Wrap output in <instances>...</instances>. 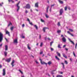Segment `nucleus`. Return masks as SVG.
I'll list each match as a JSON object with an SVG mask.
<instances>
[{"label": "nucleus", "mask_w": 77, "mask_h": 77, "mask_svg": "<svg viewBox=\"0 0 77 77\" xmlns=\"http://www.w3.org/2000/svg\"><path fill=\"white\" fill-rule=\"evenodd\" d=\"M3 34L2 32H0V42L3 41Z\"/></svg>", "instance_id": "obj_1"}, {"label": "nucleus", "mask_w": 77, "mask_h": 77, "mask_svg": "<svg viewBox=\"0 0 77 77\" xmlns=\"http://www.w3.org/2000/svg\"><path fill=\"white\" fill-rule=\"evenodd\" d=\"M20 3V1H19V2L16 5V6L17 8V12H18V11L20 10V6H18Z\"/></svg>", "instance_id": "obj_2"}, {"label": "nucleus", "mask_w": 77, "mask_h": 77, "mask_svg": "<svg viewBox=\"0 0 77 77\" xmlns=\"http://www.w3.org/2000/svg\"><path fill=\"white\" fill-rule=\"evenodd\" d=\"M39 60L40 61L41 63V64L42 65H44V64H45L47 66V63H45L44 62L42 61V60L41 59V58H39Z\"/></svg>", "instance_id": "obj_3"}, {"label": "nucleus", "mask_w": 77, "mask_h": 77, "mask_svg": "<svg viewBox=\"0 0 77 77\" xmlns=\"http://www.w3.org/2000/svg\"><path fill=\"white\" fill-rule=\"evenodd\" d=\"M63 13V9L61 8V9H60V15H62V14Z\"/></svg>", "instance_id": "obj_4"}, {"label": "nucleus", "mask_w": 77, "mask_h": 77, "mask_svg": "<svg viewBox=\"0 0 77 77\" xmlns=\"http://www.w3.org/2000/svg\"><path fill=\"white\" fill-rule=\"evenodd\" d=\"M25 8H26V9H30V5L29 4H28L26 5V6H25Z\"/></svg>", "instance_id": "obj_5"}, {"label": "nucleus", "mask_w": 77, "mask_h": 77, "mask_svg": "<svg viewBox=\"0 0 77 77\" xmlns=\"http://www.w3.org/2000/svg\"><path fill=\"white\" fill-rule=\"evenodd\" d=\"M5 34H6V35H8L9 36H11V35H10V32H9L8 31H5Z\"/></svg>", "instance_id": "obj_6"}, {"label": "nucleus", "mask_w": 77, "mask_h": 77, "mask_svg": "<svg viewBox=\"0 0 77 77\" xmlns=\"http://www.w3.org/2000/svg\"><path fill=\"white\" fill-rule=\"evenodd\" d=\"M6 75V71L5 69H4L3 70V75Z\"/></svg>", "instance_id": "obj_7"}, {"label": "nucleus", "mask_w": 77, "mask_h": 77, "mask_svg": "<svg viewBox=\"0 0 77 77\" xmlns=\"http://www.w3.org/2000/svg\"><path fill=\"white\" fill-rule=\"evenodd\" d=\"M62 40L63 42H66V38H65V37H63L62 38Z\"/></svg>", "instance_id": "obj_8"}, {"label": "nucleus", "mask_w": 77, "mask_h": 77, "mask_svg": "<svg viewBox=\"0 0 77 77\" xmlns=\"http://www.w3.org/2000/svg\"><path fill=\"white\" fill-rule=\"evenodd\" d=\"M11 58H9L5 60V61L6 62H10L11 61Z\"/></svg>", "instance_id": "obj_9"}, {"label": "nucleus", "mask_w": 77, "mask_h": 77, "mask_svg": "<svg viewBox=\"0 0 77 77\" xmlns=\"http://www.w3.org/2000/svg\"><path fill=\"white\" fill-rule=\"evenodd\" d=\"M38 4H39V3H38V2L36 3L35 4V7H36V8H38Z\"/></svg>", "instance_id": "obj_10"}, {"label": "nucleus", "mask_w": 77, "mask_h": 77, "mask_svg": "<svg viewBox=\"0 0 77 77\" xmlns=\"http://www.w3.org/2000/svg\"><path fill=\"white\" fill-rule=\"evenodd\" d=\"M48 29V28H47L46 27H45L43 28V30L44 32H45V30H46V29Z\"/></svg>", "instance_id": "obj_11"}, {"label": "nucleus", "mask_w": 77, "mask_h": 77, "mask_svg": "<svg viewBox=\"0 0 77 77\" xmlns=\"http://www.w3.org/2000/svg\"><path fill=\"white\" fill-rule=\"evenodd\" d=\"M14 43H16V44H17V43H18V41L17 40V39H16L14 40Z\"/></svg>", "instance_id": "obj_12"}, {"label": "nucleus", "mask_w": 77, "mask_h": 77, "mask_svg": "<svg viewBox=\"0 0 77 77\" xmlns=\"http://www.w3.org/2000/svg\"><path fill=\"white\" fill-rule=\"evenodd\" d=\"M14 60H13L11 63V65L12 66V67H14Z\"/></svg>", "instance_id": "obj_13"}, {"label": "nucleus", "mask_w": 77, "mask_h": 77, "mask_svg": "<svg viewBox=\"0 0 77 77\" xmlns=\"http://www.w3.org/2000/svg\"><path fill=\"white\" fill-rule=\"evenodd\" d=\"M58 2L60 3V4H63V1H61L60 0H58Z\"/></svg>", "instance_id": "obj_14"}, {"label": "nucleus", "mask_w": 77, "mask_h": 77, "mask_svg": "<svg viewBox=\"0 0 77 77\" xmlns=\"http://www.w3.org/2000/svg\"><path fill=\"white\" fill-rule=\"evenodd\" d=\"M8 50V45H5V51H7Z\"/></svg>", "instance_id": "obj_15"}, {"label": "nucleus", "mask_w": 77, "mask_h": 77, "mask_svg": "<svg viewBox=\"0 0 77 77\" xmlns=\"http://www.w3.org/2000/svg\"><path fill=\"white\" fill-rule=\"evenodd\" d=\"M62 54H63V57H65V58L66 59H67V56H66L65 55V54L64 53H63Z\"/></svg>", "instance_id": "obj_16"}, {"label": "nucleus", "mask_w": 77, "mask_h": 77, "mask_svg": "<svg viewBox=\"0 0 77 77\" xmlns=\"http://www.w3.org/2000/svg\"><path fill=\"white\" fill-rule=\"evenodd\" d=\"M4 53L5 56H7V55L8 54V52H7L6 51H4Z\"/></svg>", "instance_id": "obj_17"}, {"label": "nucleus", "mask_w": 77, "mask_h": 77, "mask_svg": "<svg viewBox=\"0 0 77 77\" xmlns=\"http://www.w3.org/2000/svg\"><path fill=\"white\" fill-rule=\"evenodd\" d=\"M61 64H62V65H63V68L64 69H65V65H64V63H61Z\"/></svg>", "instance_id": "obj_18"}, {"label": "nucleus", "mask_w": 77, "mask_h": 77, "mask_svg": "<svg viewBox=\"0 0 77 77\" xmlns=\"http://www.w3.org/2000/svg\"><path fill=\"white\" fill-rule=\"evenodd\" d=\"M27 48L29 50H31V48L30 47H29V44H28L27 45Z\"/></svg>", "instance_id": "obj_19"}, {"label": "nucleus", "mask_w": 77, "mask_h": 77, "mask_svg": "<svg viewBox=\"0 0 77 77\" xmlns=\"http://www.w3.org/2000/svg\"><path fill=\"white\" fill-rule=\"evenodd\" d=\"M57 55L59 57H60V53H58V52H57Z\"/></svg>", "instance_id": "obj_20"}, {"label": "nucleus", "mask_w": 77, "mask_h": 77, "mask_svg": "<svg viewBox=\"0 0 77 77\" xmlns=\"http://www.w3.org/2000/svg\"><path fill=\"white\" fill-rule=\"evenodd\" d=\"M34 27H35V28H36V30H38V26H36V25H35Z\"/></svg>", "instance_id": "obj_21"}, {"label": "nucleus", "mask_w": 77, "mask_h": 77, "mask_svg": "<svg viewBox=\"0 0 77 77\" xmlns=\"http://www.w3.org/2000/svg\"><path fill=\"white\" fill-rule=\"evenodd\" d=\"M11 25H12V23L11 22H10V23H9V24L8 25V27H9V26H10Z\"/></svg>", "instance_id": "obj_22"}, {"label": "nucleus", "mask_w": 77, "mask_h": 77, "mask_svg": "<svg viewBox=\"0 0 77 77\" xmlns=\"http://www.w3.org/2000/svg\"><path fill=\"white\" fill-rule=\"evenodd\" d=\"M58 47L59 48H61L62 47H60V45L59 44L58 45Z\"/></svg>", "instance_id": "obj_23"}, {"label": "nucleus", "mask_w": 77, "mask_h": 77, "mask_svg": "<svg viewBox=\"0 0 77 77\" xmlns=\"http://www.w3.org/2000/svg\"><path fill=\"white\" fill-rule=\"evenodd\" d=\"M55 58L57 60H60V59H59L57 56H55Z\"/></svg>", "instance_id": "obj_24"}, {"label": "nucleus", "mask_w": 77, "mask_h": 77, "mask_svg": "<svg viewBox=\"0 0 77 77\" xmlns=\"http://www.w3.org/2000/svg\"><path fill=\"white\" fill-rule=\"evenodd\" d=\"M56 77H63L62 75H58L56 76Z\"/></svg>", "instance_id": "obj_25"}, {"label": "nucleus", "mask_w": 77, "mask_h": 77, "mask_svg": "<svg viewBox=\"0 0 77 77\" xmlns=\"http://www.w3.org/2000/svg\"><path fill=\"white\" fill-rule=\"evenodd\" d=\"M48 65H51V62L49 61L48 62Z\"/></svg>", "instance_id": "obj_26"}, {"label": "nucleus", "mask_w": 77, "mask_h": 77, "mask_svg": "<svg viewBox=\"0 0 77 77\" xmlns=\"http://www.w3.org/2000/svg\"><path fill=\"white\" fill-rule=\"evenodd\" d=\"M45 16L47 18H48V17H49L48 16V15L47 14H45Z\"/></svg>", "instance_id": "obj_27"}, {"label": "nucleus", "mask_w": 77, "mask_h": 77, "mask_svg": "<svg viewBox=\"0 0 77 77\" xmlns=\"http://www.w3.org/2000/svg\"><path fill=\"white\" fill-rule=\"evenodd\" d=\"M41 21L42 23H44L45 22V21L42 19H41Z\"/></svg>", "instance_id": "obj_28"}, {"label": "nucleus", "mask_w": 77, "mask_h": 77, "mask_svg": "<svg viewBox=\"0 0 77 77\" xmlns=\"http://www.w3.org/2000/svg\"><path fill=\"white\" fill-rule=\"evenodd\" d=\"M57 25L58 26H60V22H58V23L57 24Z\"/></svg>", "instance_id": "obj_29"}, {"label": "nucleus", "mask_w": 77, "mask_h": 77, "mask_svg": "<svg viewBox=\"0 0 77 77\" xmlns=\"http://www.w3.org/2000/svg\"><path fill=\"white\" fill-rule=\"evenodd\" d=\"M10 29L12 31V30H13V29H14V27L12 26L11 27Z\"/></svg>", "instance_id": "obj_30"}, {"label": "nucleus", "mask_w": 77, "mask_h": 77, "mask_svg": "<svg viewBox=\"0 0 77 77\" xmlns=\"http://www.w3.org/2000/svg\"><path fill=\"white\" fill-rule=\"evenodd\" d=\"M19 71L22 74H23V72L22 71H21L20 69L19 70Z\"/></svg>", "instance_id": "obj_31"}, {"label": "nucleus", "mask_w": 77, "mask_h": 77, "mask_svg": "<svg viewBox=\"0 0 77 77\" xmlns=\"http://www.w3.org/2000/svg\"><path fill=\"white\" fill-rule=\"evenodd\" d=\"M29 24H30V25H31V26H33V23H32V22H29Z\"/></svg>", "instance_id": "obj_32"}, {"label": "nucleus", "mask_w": 77, "mask_h": 77, "mask_svg": "<svg viewBox=\"0 0 77 77\" xmlns=\"http://www.w3.org/2000/svg\"><path fill=\"white\" fill-rule=\"evenodd\" d=\"M67 7L66 6L65 7L64 9L65 11H66L67 10Z\"/></svg>", "instance_id": "obj_33"}, {"label": "nucleus", "mask_w": 77, "mask_h": 77, "mask_svg": "<svg viewBox=\"0 0 77 77\" xmlns=\"http://www.w3.org/2000/svg\"><path fill=\"white\" fill-rule=\"evenodd\" d=\"M69 30L70 31V32H73V30H72V29H69Z\"/></svg>", "instance_id": "obj_34"}, {"label": "nucleus", "mask_w": 77, "mask_h": 77, "mask_svg": "<svg viewBox=\"0 0 77 77\" xmlns=\"http://www.w3.org/2000/svg\"><path fill=\"white\" fill-rule=\"evenodd\" d=\"M43 45V43L42 42L40 44V46L41 47H42V46Z\"/></svg>", "instance_id": "obj_35"}, {"label": "nucleus", "mask_w": 77, "mask_h": 77, "mask_svg": "<svg viewBox=\"0 0 77 77\" xmlns=\"http://www.w3.org/2000/svg\"><path fill=\"white\" fill-rule=\"evenodd\" d=\"M61 32V31H60V30H59L57 31V32L58 33H60Z\"/></svg>", "instance_id": "obj_36"}, {"label": "nucleus", "mask_w": 77, "mask_h": 77, "mask_svg": "<svg viewBox=\"0 0 77 77\" xmlns=\"http://www.w3.org/2000/svg\"><path fill=\"white\" fill-rule=\"evenodd\" d=\"M65 63H66V64H68V62H67V61H66V60H65Z\"/></svg>", "instance_id": "obj_37"}, {"label": "nucleus", "mask_w": 77, "mask_h": 77, "mask_svg": "<svg viewBox=\"0 0 77 77\" xmlns=\"http://www.w3.org/2000/svg\"><path fill=\"white\" fill-rule=\"evenodd\" d=\"M73 54L74 56L75 57H76V56L75 55V53H74V52H73Z\"/></svg>", "instance_id": "obj_38"}, {"label": "nucleus", "mask_w": 77, "mask_h": 77, "mask_svg": "<svg viewBox=\"0 0 77 77\" xmlns=\"http://www.w3.org/2000/svg\"><path fill=\"white\" fill-rule=\"evenodd\" d=\"M70 41L71 42V43L73 44V45H74V42H72V41Z\"/></svg>", "instance_id": "obj_39"}, {"label": "nucleus", "mask_w": 77, "mask_h": 77, "mask_svg": "<svg viewBox=\"0 0 77 77\" xmlns=\"http://www.w3.org/2000/svg\"><path fill=\"white\" fill-rule=\"evenodd\" d=\"M53 43V42H51V43H50V46L51 47Z\"/></svg>", "instance_id": "obj_40"}, {"label": "nucleus", "mask_w": 77, "mask_h": 77, "mask_svg": "<svg viewBox=\"0 0 77 77\" xmlns=\"http://www.w3.org/2000/svg\"><path fill=\"white\" fill-rule=\"evenodd\" d=\"M77 47V43H76L75 45V48H77L76 47Z\"/></svg>", "instance_id": "obj_41"}, {"label": "nucleus", "mask_w": 77, "mask_h": 77, "mask_svg": "<svg viewBox=\"0 0 77 77\" xmlns=\"http://www.w3.org/2000/svg\"><path fill=\"white\" fill-rule=\"evenodd\" d=\"M25 13L26 14H27V13H28V11L27 10H26Z\"/></svg>", "instance_id": "obj_42"}, {"label": "nucleus", "mask_w": 77, "mask_h": 77, "mask_svg": "<svg viewBox=\"0 0 77 77\" xmlns=\"http://www.w3.org/2000/svg\"><path fill=\"white\" fill-rule=\"evenodd\" d=\"M5 39L7 42H8V39L6 38H5Z\"/></svg>", "instance_id": "obj_43"}, {"label": "nucleus", "mask_w": 77, "mask_h": 77, "mask_svg": "<svg viewBox=\"0 0 77 77\" xmlns=\"http://www.w3.org/2000/svg\"><path fill=\"white\" fill-rule=\"evenodd\" d=\"M25 26V25H24V24H23L22 25V27H24Z\"/></svg>", "instance_id": "obj_44"}, {"label": "nucleus", "mask_w": 77, "mask_h": 77, "mask_svg": "<svg viewBox=\"0 0 77 77\" xmlns=\"http://www.w3.org/2000/svg\"><path fill=\"white\" fill-rule=\"evenodd\" d=\"M51 51H53V50H54V49H53V48H51Z\"/></svg>", "instance_id": "obj_45"}, {"label": "nucleus", "mask_w": 77, "mask_h": 77, "mask_svg": "<svg viewBox=\"0 0 77 77\" xmlns=\"http://www.w3.org/2000/svg\"><path fill=\"white\" fill-rule=\"evenodd\" d=\"M22 38H23V39H24V38H25V37L24 36H23Z\"/></svg>", "instance_id": "obj_46"}, {"label": "nucleus", "mask_w": 77, "mask_h": 77, "mask_svg": "<svg viewBox=\"0 0 77 77\" xmlns=\"http://www.w3.org/2000/svg\"><path fill=\"white\" fill-rule=\"evenodd\" d=\"M70 35H71V36H74V35H73V34H71V33H70Z\"/></svg>", "instance_id": "obj_47"}, {"label": "nucleus", "mask_w": 77, "mask_h": 77, "mask_svg": "<svg viewBox=\"0 0 77 77\" xmlns=\"http://www.w3.org/2000/svg\"><path fill=\"white\" fill-rule=\"evenodd\" d=\"M54 5H55V4H54L53 5H51V7H53V6H54Z\"/></svg>", "instance_id": "obj_48"}, {"label": "nucleus", "mask_w": 77, "mask_h": 77, "mask_svg": "<svg viewBox=\"0 0 77 77\" xmlns=\"http://www.w3.org/2000/svg\"><path fill=\"white\" fill-rule=\"evenodd\" d=\"M43 53V51H42V52H41L40 53V54H42Z\"/></svg>", "instance_id": "obj_49"}, {"label": "nucleus", "mask_w": 77, "mask_h": 77, "mask_svg": "<svg viewBox=\"0 0 77 77\" xmlns=\"http://www.w3.org/2000/svg\"><path fill=\"white\" fill-rule=\"evenodd\" d=\"M48 8H49V6H48L46 10H48Z\"/></svg>", "instance_id": "obj_50"}, {"label": "nucleus", "mask_w": 77, "mask_h": 77, "mask_svg": "<svg viewBox=\"0 0 77 77\" xmlns=\"http://www.w3.org/2000/svg\"><path fill=\"white\" fill-rule=\"evenodd\" d=\"M41 35H39V39H41Z\"/></svg>", "instance_id": "obj_51"}, {"label": "nucleus", "mask_w": 77, "mask_h": 77, "mask_svg": "<svg viewBox=\"0 0 77 77\" xmlns=\"http://www.w3.org/2000/svg\"><path fill=\"white\" fill-rule=\"evenodd\" d=\"M65 50H66V51H68V49L66 48H65Z\"/></svg>", "instance_id": "obj_52"}, {"label": "nucleus", "mask_w": 77, "mask_h": 77, "mask_svg": "<svg viewBox=\"0 0 77 77\" xmlns=\"http://www.w3.org/2000/svg\"><path fill=\"white\" fill-rule=\"evenodd\" d=\"M27 21H29V23H30V20H29V19H27Z\"/></svg>", "instance_id": "obj_53"}, {"label": "nucleus", "mask_w": 77, "mask_h": 77, "mask_svg": "<svg viewBox=\"0 0 77 77\" xmlns=\"http://www.w3.org/2000/svg\"><path fill=\"white\" fill-rule=\"evenodd\" d=\"M65 47H66V45H63V48H65Z\"/></svg>", "instance_id": "obj_54"}, {"label": "nucleus", "mask_w": 77, "mask_h": 77, "mask_svg": "<svg viewBox=\"0 0 77 77\" xmlns=\"http://www.w3.org/2000/svg\"><path fill=\"white\" fill-rule=\"evenodd\" d=\"M2 67V65L0 64V68H1Z\"/></svg>", "instance_id": "obj_55"}, {"label": "nucleus", "mask_w": 77, "mask_h": 77, "mask_svg": "<svg viewBox=\"0 0 77 77\" xmlns=\"http://www.w3.org/2000/svg\"><path fill=\"white\" fill-rule=\"evenodd\" d=\"M70 61H71V62H72V58H70Z\"/></svg>", "instance_id": "obj_56"}, {"label": "nucleus", "mask_w": 77, "mask_h": 77, "mask_svg": "<svg viewBox=\"0 0 77 77\" xmlns=\"http://www.w3.org/2000/svg\"><path fill=\"white\" fill-rule=\"evenodd\" d=\"M68 9L69 10H71V8H70V7H68Z\"/></svg>", "instance_id": "obj_57"}, {"label": "nucleus", "mask_w": 77, "mask_h": 77, "mask_svg": "<svg viewBox=\"0 0 77 77\" xmlns=\"http://www.w3.org/2000/svg\"><path fill=\"white\" fill-rule=\"evenodd\" d=\"M51 74H54V73L53 72H51Z\"/></svg>", "instance_id": "obj_58"}, {"label": "nucleus", "mask_w": 77, "mask_h": 77, "mask_svg": "<svg viewBox=\"0 0 77 77\" xmlns=\"http://www.w3.org/2000/svg\"><path fill=\"white\" fill-rule=\"evenodd\" d=\"M48 40H49V41H50V40H51V39H50V38H48Z\"/></svg>", "instance_id": "obj_59"}, {"label": "nucleus", "mask_w": 77, "mask_h": 77, "mask_svg": "<svg viewBox=\"0 0 77 77\" xmlns=\"http://www.w3.org/2000/svg\"><path fill=\"white\" fill-rule=\"evenodd\" d=\"M67 32L69 33V34H70L71 33H70L69 32V31H67Z\"/></svg>", "instance_id": "obj_60"}, {"label": "nucleus", "mask_w": 77, "mask_h": 77, "mask_svg": "<svg viewBox=\"0 0 77 77\" xmlns=\"http://www.w3.org/2000/svg\"><path fill=\"white\" fill-rule=\"evenodd\" d=\"M2 44H1L0 45V47H2Z\"/></svg>", "instance_id": "obj_61"}, {"label": "nucleus", "mask_w": 77, "mask_h": 77, "mask_svg": "<svg viewBox=\"0 0 77 77\" xmlns=\"http://www.w3.org/2000/svg\"><path fill=\"white\" fill-rule=\"evenodd\" d=\"M35 62L36 63H38V62L37 61H35Z\"/></svg>", "instance_id": "obj_62"}, {"label": "nucleus", "mask_w": 77, "mask_h": 77, "mask_svg": "<svg viewBox=\"0 0 77 77\" xmlns=\"http://www.w3.org/2000/svg\"><path fill=\"white\" fill-rule=\"evenodd\" d=\"M39 45V43H37L36 45L38 46Z\"/></svg>", "instance_id": "obj_63"}, {"label": "nucleus", "mask_w": 77, "mask_h": 77, "mask_svg": "<svg viewBox=\"0 0 77 77\" xmlns=\"http://www.w3.org/2000/svg\"><path fill=\"white\" fill-rule=\"evenodd\" d=\"M35 11H37V12H38V10L37 9H35Z\"/></svg>", "instance_id": "obj_64"}]
</instances>
